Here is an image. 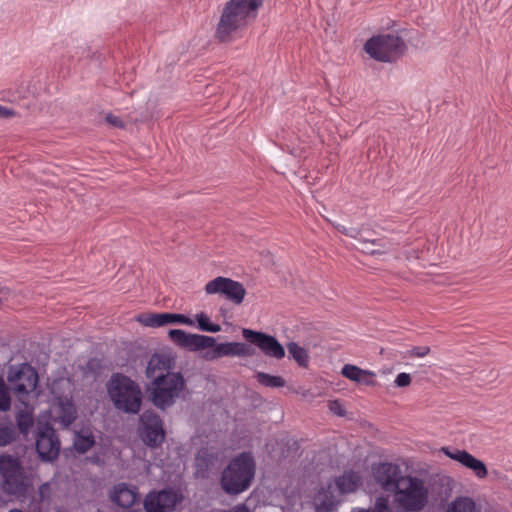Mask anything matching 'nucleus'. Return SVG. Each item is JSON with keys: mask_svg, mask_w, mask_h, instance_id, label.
I'll list each match as a JSON object with an SVG mask.
<instances>
[{"mask_svg": "<svg viewBox=\"0 0 512 512\" xmlns=\"http://www.w3.org/2000/svg\"><path fill=\"white\" fill-rule=\"evenodd\" d=\"M188 333L182 329H170L168 336L170 340L177 346L184 348Z\"/></svg>", "mask_w": 512, "mask_h": 512, "instance_id": "obj_34", "label": "nucleus"}, {"mask_svg": "<svg viewBox=\"0 0 512 512\" xmlns=\"http://www.w3.org/2000/svg\"><path fill=\"white\" fill-rule=\"evenodd\" d=\"M328 407L329 410L337 416L343 417L346 414L344 406L338 400L329 401Z\"/></svg>", "mask_w": 512, "mask_h": 512, "instance_id": "obj_37", "label": "nucleus"}, {"mask_svg": "<svg viewBox=\"0 0 512 512\" xmlns=\"http://www.w3.org/2000/svg\"><path fill=\"white\" fill-rule=\"evenodd\" d=\"M16 115L13 109L0 105V119L11 118Z\"/></svg>", "mask_w": 512, "mask_h": 512, "instance_id": "obj_40", "label": "nucleus"}, {"mask_svg": "<svg viewBox=\"0 0 512 512\" xmlns=\"http://www.w3.org/2000/svg\"><path fill=\"white\" fill-rule=\"evenodd\" d=\"M411 381L412 379L410 374L402 372L396 376V379L394 380V385L395 387L403 388L409 386L411 384Z\"/></svg>", "mask_w": 512, "mask_h": 512, "instance_id": "obj_36", "label": "nucleus"}, {"mask_svg": "<svg viewBox=\"0 0 512 512\" xmlns=\"http://www.w3.org/2000/svg\"><path fill=\"white\" fill-rule=\"evenodd\" d=\"M0 474L2 476V491L17 500L27 498L32 483L25 475L20 460L9 454L0 456Z\"/></svg>", "mask_w": 512, "mask_h": 512, "instance_id": "obj_4", "label": "nucleus"}, {"mask_svg": "<svg viewBox=\"0 0 512 512\" xmlns=\"http://www.w3.org/2000/svg\"><path fill=\"white\" fill-rule=\"evenodd\" d=\"M341 374L358 384L366 385V386H375L376 381L374 380L375 373L369 370H363L356 365L353 364H345L342 367Z\"/></svg>", "mask_w": 512, "mask_h": 512, "instance_id": "obj_19", "label": "nucleus"}, {"mask_svg": "<svg viewBox=\"0 0 512 512\" xmlns=\"http://www.w3.org/2000/svg\"><path fill=\"white\" fill-rule=\"evenodd\" d=\"M137 435L146 447L152 450L160 448L166 439L161 416L152 409L145 410L139 417Z\"/></svg>", "mask_w": 512, "mask_h": 512, "instance_id": "obj_8", "label": "nucleus"}, {"mask_svg": "<svg viewBox=\"0 0 512 512\" xmlns=\"http://www.w3.org/2000/svg\"><path fill=\"white\" fill-rule=\"evenodd\" d=\"M171 367L172 361L170 358L163 354L154 353L148 361L145 374L148 379L152 380L158 374L172 373L170 371Z\"/></svg>", "mask_w": 512, "mask_h": 512, "instance_id": "obj_20", "label": "nucleus"}, {"mask_svg": "<svg viewBox=\"0 0 512 512\" xmlns=\"http://www.w3.org/2000/svg\"><path fill=\"white\" fill-rule=\"evenodd\" d=\"M474 509L475 503L471 498L459 497L449 505L448 512H473Z\"/></svg>", "mask_w": 512, "mask_h": 512, "instance_id": "obj_30", "label": "nucleus"}, {"mask_svg": "<svg viewBox=\"0 0 512 512\" xmlns=\"http://www.w3.org/2000/svg\"><path fill=\"white\" fill-rule=\"evenodd\" d=\"M7 380L13 384L15 394L27 397L38 385L39 376L37 370L28 362L19 365H10L7 369Z\"/></svg>", "mask_w": 512, "mask_h": 512, "instance_id": "obj_9", "label": "nucleus"}, {"mask_svg": "<svg viewBox=\"0 0 512 512\" xmlns=\"http://www.w3.org/2000/svg\"><path fill=\"white\" fill-rule=\"evenodd\" d=\"M372 475L375 482L385 491L395 493L405 476L402 475L399 465L391 462H380L372 466Z\"/></svg>", "mask_w": 512, "mask_h": 512, "instance_id": "obj_12", "label": "nucleus"}, {"mask_svg": "<svg viewBox=\"0 0 512 512\" xmlns=\"http://www.w3.org/2000/svg\"><path fill=\"white\" fill-rule=\"evenodd\" d=\"M215 345V338L207 335L188 333L184 349L189 351H199L211 348Z\"/></svg>", "mask_w": 512, "mask_h": 512, "instance_id": "obj_24", "label": "nucleus"}, {"mask_svg": "<svg viewBox=\"0 0 512 512\" xmlns=\"http://www.w3.org/2000/svg\"><path fill=\"white\" fill-rule=\"evenodd\" d=\"M364 49L371 58L391 63L397 61L405 53L407 46L398 35L381 34L368 39Z\"/></svg>", "mask_w": 512, "mask_h": 512, "instance_id": "obj_7", "label": "nucleus"}, {"mask_svg": "<svg viewBox=\"0 0 512 512\" xmlns=\"http://www.w3.org/2000/svg\"><path fill=\"white\" fill-rule=\"evenodd\" d=\"M242 336L249 345H254L259 348L266 357L277 360H281L285 357L284 346L273 335L250 328H243Z\"/></svg>", "mask_w": 512, "mask_h": 512, "instance_id": "obj_11", "label": "nucleus"}, {"mask_svg": "<svg viewBox=\"0 0 512 512\" xmlns=\"http://www.w3.org/2000/svg\"><path fill=\"white\" fill-rule=\"evenodd\" d=\"M216 460V455L207 448H201L195 456L196 475L201 478H207L211 468Z\"/></svg>", "mask_w": 512, "mask_h": 512, "instance_id": "obj_22", "label": "nucleus"}, {"mask_svg": "<svg viewBox=\"0 0 512 512\" xmlns=\"http://www.w3.org/2000/svg\"><path fill=\"white\" fill-rule=\"evenodd\" d=\"M34 425L32 412L19 410L16 414V431L18 430L24 437H27L30 429Z\"/></svg>", "mask_w": 512, "mask_h": 512, "instance_id": "obj_26", "label": "nucleus"}, {"mask_svg": "<svg viewBox=\"0 0 512 512\" xmlns=\"http://www.w3.org/2000/svg\"><path fill=\"white\" fill-rule=\"evenodd\" d=\"M100 461V458L99 456L96 454L94 455L92 458H91V462L94 463V464H98Z\"/></svg>", "mask_w": 512, "mask_h": 512, "instance_id": "obj_43", "label": "nucleus"}, {"mask_svg": "<svg viewBox=\"0 0 512 512\" xmlns=\"http://www.w3.org/2000/svg\"><path fill=\"white\" fill-rule=\"evenodd\" d=\"M359 243L362 245L361 251L369 255H383L389 250V243L384 239H365L359 238Z\"/></svg>", "mask_w": 512, "mask_h": 512, "instance_id": "obj_25", "label": "nucleus"}, {"mask_svg": "<svg viewBox=\"0 0 512 512\" xmlns=\"http://www.w3.org/2000/svg\"><path fill=\"white\" fill-rule=\"evenodd\" d=\"M137 321L147 327H162L167 324H184L193 326L194 321L188 316L179 313H142L136 317Z\"/></svg>", "mask_w": 512, "mask_h": 512, "instance_id": "obj_16", "label": "nucleus"}, {"mask_svg": "<svg viewBox=\"0 0 512 512\" xmlns=\"http://www.w3.org/2000/svg\"><path fill=\"white\" fill-rule=\"evenodd\" d=\"M341 232L350 237H356L354 233H357L356 229L347 230L345 228L343 230H341Z\"/></svg>", "mask_w": 512, "mask_h": 512, "instance_id": "obj_42", "label": "nucleus"}, {"mask_svg": "<svg viewBox=\"0 0 512 512\" xmlns=\"http://www.w3.org/2000/svg\"><path fill=\"white\" fill-rule=\"evenodd\" d=\"M102 368L103 366L101 359L93 357L86 362L83 368V373L86 376L90 375L97 377L101 373Z\"/></svg>", "mask_w": 512, "mask_h": 512, "instance_id": "obj_33", "label": "nucleus"}, {"mask_svg": "<svg viewBox=\"0 0 512 512\" xmlns=\"http://www.w3.org/2000/svg\"><path fill=\"white\" fill-rule=\"evenodd\" d=\"M196 321L198 328L201 331L210 333H217L221 331V326L219 324L211 323L209 317L204 312L196 315Z\"/></svg>", "mask_w": 512, "mask_h": 512, "instance_id": "obj_31", "label": "nucleus"}, {"mask_svg": "<svg viewBox=\"0 0 512 512\" xmlns=\"http://www.w3.org/2000/svg\"><path fill=\"white\" fill-rule=\"evenodd\" d=\"M107 392L114 407L126 414H138L142 406V391L137 382L123 373H113Z\"/></svg>", "mask_w": 512, "mask_h": 512, "instance_id": "obj_3", "label": "nucleus"}, {"mask_svg": "<svg viewBox=\"0 0 512 512\" xmlns=\"http://www.w3.org/2000/svg\"><path fill=\"white\" fill-rule=\"evenodd\" d=\"M36 452L43 462H53L60 454L61 443L55 428L48 422L41 424L36 434Z\"/></svg>", "mask_w": 512, "mask_h": 512, "instance_id": "obj_10", "label": "nucleus"}, {"mask_svg": "<svg viewBox=\"0 0 512 512\" xmlns=\"http://www.w3.org/2000/svg\"><path fill=\"white\" fill-rule=\"evenodd\" d=\"M405 487L395 491V500L405 512H420L429 503V489L422 478L407 475Z\"/></svg>", "mask_w": 512, "mask_h": 512, "instance_id": "obj_6", "label": "nucleus"}, {"mask_svg": "<svg viewBox=\"0 0 512 512\" xmlns=\"http://www.w3.org/2000/svg\"><path fill=\"white\" fill-rule=\"evenodd\" d=\"M110 499L120 508L136 512L132 510V507L139 501L140 494L136 486L121 482L113 486Z\"/></svg>", "mask_w": 512, "mask_h": 512, "instance_id": "obj_18", "label": "nucleus"}, {"mask_svg": "<svg viewBox=\"0 0 512 512\" xmlns=\"http://www.w3.org/2000/svg\"><path fill=\"white\" fill-rule=\"evenodd\" d=\"M359 512H370V511L366 510V509H360Z\"/></svg>", "mask_w": 512, "mask_h": 512, "instance_id": "obj_45", "label": "nucleus"}, {"mask_svg": "<svg viewBox=\"0 0 512 512\" xmlns=\"http://www.w3.org/2000/svg\"><path fill=\"white\" fill-rule=\"evenodd\" d=\"M11 407V396L9 388L3 377L0 375V411L7 412Z\"/></svg>", "mask_w": 512, "mask_h": 512, "instance_id": "obj_32", "label": "nucleus"}, {"mask_svg": "<svg viewBox=\"0 0 512 512\" xmlns=\"http://www.w3.org/2000/svg\"><path fill=\"white\" fill-rule=\"evenodd\" d=\"M255 378L260 385L269 388H280L284 387L286 384V381L283 377L270 375L265 372H257L255 374Z\"/></svg>", "mask_w": 512, "mask_h": 512, "instance_id": "obj_28", "label": "nucleus"}, {"mask_svg": "<svg viewBox=\"0 0 512 512\" xmlns=\"http://www.w3.org/2000/svg\"><path fill=\"white\" fill-rule=\"evenodd\" d=\"M106 121L117 128L125 127L123 120L120 117L113 115L112 113L107 114Z\"/></svg>", "mask_w": 512, "mask_h": 512, "instance_id": "obj_39", "label": "nucleus"}, {"mask_svg": "<svg viewBox=\"0 0 512 512\" xmlns=\"http://www.w3.org/2000/svg\"><path fill=\"white\" fill-rule=\"evenodd\" d=\"M17 431L13 423L0 422V447L7 446L16 440Z\"/></svg>", "mask_w": 512, "mask_h": 512, "instance_id": "obj_29", "label": "nucleus"}, {"mask_svg": "<svg viewBox=\"0 0 512 512\" xmlns=\"http://www.w3.org/2000/svg\"><path fill=\"white\" fill-rule=\"evenodd\" d=\"M256 463L250 452L232 457L220 475V487L229 496L247 491L255 477Z\"/></svg>", "mask_w": 512, "mask_h": 512, "instance_id": "obj_2", "label": "nucleus"}, {"mask_svg": "<svg viewBox=\"0 0 512 512\" xmlns=\"http://www.w3.org/2000/svg\"><path fill=\"white\" fill-rule=\"evenodd\" d=\"M287 349L290 356L297 362L300 367L306 368L309 363V354L307 350L300 346L296 342H289L287 344Z\"/></svg>", "mask_w": 512, "mask_h": 512, "instance_id": "obj_27", "label": "nucleus"}, {"mask_svg": "<svg viewBox=\"0 0 512 512\" xmlns=\"http://www.w3.org/2000/svg\"><path fill=\"white\" fill-rule=\"evenodd\" d=\"M430 353V347L429 346H414L409 351H407V354L411 357H425Z\"/></svg>", "mask_w": 512, "mask_h": 512, "instance_id": "obj_35", "label": "nucleus"}, {"mask_svg": "<svg viewBox=\"0 0 512 512\" xmlns=\"http://www.w3.org/2000/svg\"><path fill=\"white\" fill-rule=\"evenodd\" d=\"M67 406H68L67 408L63 406L64 415L62 417V421L66 425H69L75 420L76 415H75V410L72 407V404L68 403Z\"/></svg>", "mask_w": 512, "mask_h": 512, "instance_id": "obj_38", "label": "nucleus"}, {"mask_svg": "<svg viewBox=\"0 0 512 512\" xmlns=\"http://www.w3.org/2000/svg\"><path fill=\"white\" fill-rule=\"evenodd\" d=\"M95 444L96 439L90 428L74 431L72 447L78 454L87 453Z\"/></svg>", "mask_w": 512, "mask_h": 512, "instance_id": "obj_21", "label": "nucleus"}, {"mask_svg": "<svg viewBox=\"0 0 512 512\" xmlns=\"http://www.w3.org/2000/svg\"><path fill=\"white\" fill-rule=\"evenodd\" d=\"M182 501V495L171 489L150 491L143 502L146 512H173L177 503Z\"/></svg>", "mask_w": 512, "mask_h": 512, "instance_id": "obj_14", "label": "nucleus"}, {"mask_svg": "<svg viewBox=\"0 0 512 512\" xmlns=\"http://www.w3.org/2000/svg\"><path fill=\"white\" fill-rule=\"evenodd\" d=\"M44 487H47V484H43L41 487H40V493H42V488Z\"/></svg>", "mask_w": 512, "mask_h": 512, "instance_id": "obj_44", "label": "nucleus"}, {"mask_svg": "<svg viewBox=\"0 0 512 512\" xmlns=\"http://www.w3.org/2000/svg\"><path fill=\"white\" fill-rule=\"evenodd\" d=\"M361 477L353 470L345 471L336 479V485L341 493H351L358 489Z\"/></svg>", "mask_w": 512, "mask_h": 512, "instance_id": "obj_23", "label": "nucleus"}, {"mask_svg": "<svg viewBox=\"0 0 512 512\" xmlns=\"http://www.w3.org/2000/svg\"><path fill=\"white\" fill-rule=\"evenodd\" d=\"M441 452H443L450 459L455 460L462 464L464 467L472 470L478 478H485L488 474L485 463L474 457L466 450L442 447Z\"/></svg>", "mask_w": 512, "mask_h": 512, "instance_id": "obj_17", "label": "nucleus"}, {"mask_svg": "<svg viewBox=\"0 0 512 512\" xmlns=\"http://www.w3.org/2000/svg\"><path fill=\"white\" fill-rule=\"evenodd\" d=\"M211 348V351L204 354L206 360H215L227 356L252 357L256 354L255 348L243 342L215 343Z\"/></svg>", "mask_w": 512, "mask_h": 512, "instance_id": "obj_15", "label": "nucleus"}, {"mask_svg": "<svg viewBox=\"0 0 512 512\" xmlns=\"http://www.w3.org/2000/svg\"><path fill=\"white\" fill-rule=\"evenodd\" d=\"M207 294H222L235 305H240L246 295V289L242 283L231 278L218 276L205 285Z\"/></svg>", "mask_w": 512, "mask_h": 512, "instance_id": "obj_13", "label": "nucleus"}, {"mask_svg": "<svg viewBox=\"0 0 512 512\" xmlns=\"http://www.w3.org/2000/svg\"><path fill=\"white\" fill-rule=\"evenodd\" d=\"M332 502H327V501H323L320 506H319V510H322L323 512H330L331 509H332Z\"/></svg>", "mask_w": 512, "mask_h": 512, "instance_id": "obj_41", "label": "nucleus"}, {"mask_svg": "<svg viewBox=\"0 0 512 512\" xmlns=\"http://www.w3.org/2000/svg\"><path fill=\"white\" fill-rule=\"evenodd\" d=\"M263 0H229L225 3L216 25L214 38L223 44L240 39L254 22Z\"/></svg>", "mask_w": 512, "mask_h": 512, "instance_id": "obj_1", "label": "nucleus"}, {"mask_svg": "<svg viewBox=\"0 0 512 512\" xmlns=\"http://www.w3.org/2000/svg\"><path fill=\"white\" fill-rule=\"evenodd\" d=\"M184 385L185 380L181 372L158 374L147 386L149 399L158 409L166 410L175 403Z\"/></svg>", "mask_w": 512, "mask_h": 512, "instance_id": "obj_5", "label": "nucleus"}]
</instances>
